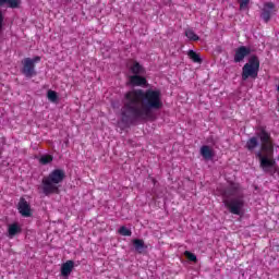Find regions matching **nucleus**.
Returning a JSON list of instances; mask_svg holds the SVG:
<instances>
[{
	"mask_svg": "<svg viewBox=\"0 0 279 279\" xmlns=\"http://www.w3.org/2000/svg\"><path fill=\"white\" fill-rule=\"evenodd\" d=\"M64 178H66V173L60 169H56L48 177H45L43 179V191L45 195L60 193V184H62Z\"/></svg>",
	"mask_w": 279,
	"mask_h": 279,
	"instance_id": "obj_4",
	"label": "nucleus"
},
{
	"mask_svg": "<svg viewBox=\"0 0 279 279\" xmlns=\"http://www.w3.org/2000/svg\"><path fill=\"white\" fill-rule=\"evenodd\" d=\"M47 99L51 101V104H58L59 101V96L56 93V90L49 89L47 92Z\"/></svg>",
	"mask_w": 279,
	"mask_h": 279,
	"instance_id": "obj_16",
	"label": "nucleus"
},
{
	"mask_svg": "<svg viewBox=\"0 0 279 279\" xmlns=\"http://www.w3.org/2000/svg\"><path fill=\"white\" fill-rule=\"evenodd\" d=\"M185 36L186 38H189V40H199V36H197V34H195V32H193V29H187L185 31Z\"/></svg>",
	"mask_w": 279,
	"mask_h": 279,
	"instance_id": "obj_18",
	"label": "nucleus"
},
{
	"mask_svg": "<svg viewBox=\"0 0 279 279\" xmlns=\"http://www.w3.org/2000/svg\"><path fill=\"white\" fill-rule=\"evenodd\" d=\"M260 69V61L258 60V57L252 56L248 59V62L244 64L242 68V80H247L252 77L253 80H256L258 77V70Z\"/></svg>",
	"mask_w": 279,
	"mask_h": 279,
	"instance_id": "obj_5",
	"label": "nucleus"
},
{
	"mask_svg": "<svg viewBox=\"0 0 279 279\" xmlns=\"http://www.w3.org/2000/svg\"><path fill=\"white\" fill-rule=\"evenodd\" d=\"M119 234H121L122 236H132V231L126 227H121L119 229Z\"/></svg>",
	"mask_w": 279,
	"mask_h": 279,
	"instance_id": "obj_20",
	"label": "nucleus"
},
{
	"mask_svg": "<svg viewBox=\"0 0 279 279\" xmlns=\"http://www.w3.org/2000/svg\"><path fill=\"white\" fill-rule=\"evenodd\" d=\"M19 213L22 217H32V208L25 198H21L19 203Z\"/></svg>",
	"mask_w": 279,
	"mask_h": 279,
	"instance_id": "obj_9",
	"label": "nucleus"
},
{
	"mask_svg": "<svg viewBox=\"0 0 279 279\" xmlns=\"http://www.w3.org/2000/svg\"><path fill=\"white\" fill-rule=\"evenodd\" d=\"M129 84H131V86H147V80L138 74H135L129 77Z\"/></svg>",
	"mask_w": 279,
	"mask_h": 279,
	"instance_id": "obj_11",
	"label": "nucleus"
},
{
	"mask_svg": "<svg viewBox=\"0 0 279 279\" xmlns=\"http://www.w3.org/2000/svg\"><path fill=\"white\" fill-rule=\"evenodd\" d=\"M276 14V7L272 2H267L264 4V9L262 11V19L265 21V23H268V21L271 19V15Z\"/></svg>",
	"mask_w": 279,
	"mask_h": 279,
	"instance_id": "obj_7",
	"label": "nucleus"
},
{
	"mask_svg": "<svg viewBox=\"0 0 279 279\" xmlns=\"http://www.w3.org/2000/svg\"><path fill=\"white\" fill-rule=\"evenodd\" d=\"M128 68H129V71L133 73V75H143V73H145V69L137 61L129 62Z\"/></svg>",
	"mask_w": 279,
	"mask_h": 279,
	"instance_id": "obj_10",
	"label": "nucleus"
},
{
	"mask_svg": "<svg viewBox=\"0 0 279 279\" xmlns=\"http://www.w3.org/2000/svg\"><path fill=\"white\" fill-rule=\"evenodd\" d=\"M184 256L186 257L187 260H191L192 263H196L197 262V256H195V254L185 251L184 252Z\"/></svg>",
	"mask_w": 279,
	"mask_h": 279,
	"instance_id": "obj_22",
	"label": "nucleus"
},
{
	"mask_svg": "<svg viewBox=\"0 0 279 279\" xmlns=\"http://www.w3.org/2000/svg\"><path fill=\"white\" fill-rule=\"evenodd\" d=\"M133 245H134L136 252H138V254H143L144 250L147 248V246H145V241H143L141 239L133 240Z\"/></svg>",
	"mask_w": 279,
	"mask_h": 279,
	"instance_id": "obj_15",
	"label": "nucleus"
},
{
	"mask_svg": "<svg viewBox=\"0 0 279 279\" xmlns=\"http://www.w3.org/2000/svg\"><path fill=\"white\" fill-rule=\"evenodd\" d=\"M201 156H203L205 160H213L215 157V151H213L210 146L205 145L201 147Z\"/></svg>",
	"mask_w": 279,
	"mask_h": 279,
	"instance_id": "obj_14",
	"label": "nucleus"
},
{
	"mask_svg": "<svg viewBox=\"0 0 279 279\" xmlns=\"http://www.w3.org/2000/svg\"><path fill=\"white\" fill-rule=\"evenodd\" d=\"M189 58H191L196 63H202V58L197 54V52L190 50L187 52Z\"/></svg>",
	"mask_w": 279,
	"mask_h": 279,
	"instance_id": "obj_17",
	"label": "nucleus"
},
{
	"mask_svg": "<svg viewBox=\"0 0 279 279\" xmlns=\"http://www.w3.org/2000/svg\"><path fill=\"white\" fill-rule=\"evenodd\" d=\"M75 267L74 260H68L61 266V276L63 278H69L71 276V271H73V268Z\"/></svg>",
	"mask_w": 279,
	"mask_h": 279,
	"instance_id": "obj_12",
	"label": "nucleus"
},
{
	"mask_svg": "<svg viewBox=\"0 0 279 279\" xmlns=\"http://www.w3.org/2000/svg\"><path fill=\"white\" fill-rule=\"evenodd\" d=\"M252 53V49L250 47L241 46L235 49L234 53V62H243L247 56Z\"/></svg>",
	"mask_w": 279,
	"mask_h": 279,
	"instance_id": "obj_8",
	"label": "nucleus"
},
{
	"mask_svg": "<svg viewBox=\"0 0 279 279\" xmlns=\"http://www.w3.org/2000/svg\"><path fill=\"white\" fill-rule=\"evenodd\" d=\"M53 161V157L51 155H43L39 158L40 165H49V162Z\"/></svg>",
	"mask_w": 279,
	"mask_h": 279,
	"instance_id": "obj_19",
	"label": "nucleus"
},
{
	"mask_svg": "<svg viewBox=\"0 0 279 279\" xmlns=\"http://www.w3.org/2000/svg\"><path fill=\"white\" fill-rule=\"evenodd\" d=\"M3 27V12L0 11V29Z\"/></svg>",
	"mask_w": 279,
	"mask_h": 279,
	"instance_id": "obj_24",
	"label": "nucleus"
},
{
	"mask_svg": "<svg viewBox=\"0 0 279 279\" xmlns=\"http://www.w3.org/2000/svg\"><path fill=\"white\" fill-rule=\"evenodd\" d=\"M40 62V57L25 58L22 60V73L25 77H34L36 75V64Z\"/></svg>",
	"mask_w": 279,
	"mask_h": 279,
	"instance_id": "obj_6",
	"label": "nucleus"
},
{
	"mask_svg": "<svg viewBox=\"0 0 279 279\" xmlns=\"http://www.w3.org/2000/svg\"><path fill=\"white\" fill-rule=\"evenodd\" d=\"M22 230H23V228L21 227V225H19V222L9 225V227H8L9 239H14V236H16V234H21Z\"/></svg>",
	"mask_w": 279,
	"mask_h": 279,
	"instance_id": "obj_13",
	"label": "nucleus"
},
{
	"mask_svg": "<svg viewBox=\"0 0 279 279\" xmlns=\"http://www.w3.org/2000/svg\"><path fill=\"white\" fill-rule=\"evenodd\" d=\"M240 3V9L245 10L247 8V4L250 3V0H238Z\"/></svg>",
	"mask_w": 279,
	"mask_h": 279,
	"instance_id": "obj_23",
	"label": "nucleus"
},
{
	"mask_svg": "<svg viewBox=\"0 0 279 279\" xmlns=\"http://www.w3.org/2000/svg\"><path fill=\"white\" fill-rule=\"evenodd\" d=\"M219 195L222 196V202L231 215H243L245 198L243 195V190H241L239 184H233L230 186V189L219 192Z\"/></svg>",
	"mask_w": 279,
	"mask_h": 279,
	"instance_id": "obj_3",
	"label": "nucleus"
},
{
	"mask_svg": "<svg viewBox=\"0 0 279 279\" xmlns=\"http://www.w3.org/2000/svg\"><path fill=\"white\" fill-rule=\"evenodd\" d=\"M8 0H0V8H3V5H7Z\"/></svg>",
	"mask_w": 279,
	"mask_h": 279,
	"instance_id": "obj_25",
	"label": "nucleus"
},
{
	"mask_svg": "<svg viewBox=\"0 0 279 279\" xmlns=\"http://www.w3.org/2000/svg\"><path fill=\"white\" fill-rule=\"evenodd\" d=\"M162 106V92L160 89H131L124 96L122 117L125 121L151 119L154 110H160Z\"/></svg>",
	"mask_w": 279,
	"mask_h": 279,
	"instance_id": "obj_1",
	"label": "nucleus"
},
{
	"mask_svg": "<svg viewBox=\"0 0 279 279\" xmlns=\"http://www.w3.org/2000/svg\"><path fill=\"white\" fill-rule=\"evenodd\" d=\"M258 138L260 140L262 146L260 151L257 153V158H259V165L263 171L269 173L276 165V160L274 159V142L269 132L263 126L257 129L256 136L251 137L246 142V148L248 151H254L258 147Z\"/></svg>",
	"mask_w": 279,
	"mask_h": 279,
	"instance_id": "obj_2",
	"label": "nucleus"
},
{
	"mask_svg": "<svg viewBox=\"0 0 279 279\" xmlns=\"http://www.w3.org/2000/svg\"><path fill=\"white\" fill-rule=\"evenodd\" d=\"M8 8H19L21 5V0H7Z\"/></svg>",
	"mask_w": 279,
	"mask_h": 279,
	"instance_id": "obj_21",
	"label": "nucleus"
}]
</instances>
